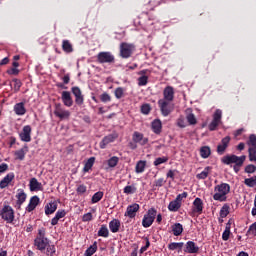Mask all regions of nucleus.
<instances>
[{
    "instance_id": "nucleus-50",
    "label": "nucleus",
    "mask_w": 256,
    "mask_h": 256,
    "mask_svg": "<svg viewBox=\"0 0 256 256\" xmlns=\"http://www.w3.org/2000/svg\"><path fill=\"white\" fill-rule=\"evenodd\" d=\"M107 163H108V167H111V168L117 167V165H118V163H119V157L113 156V157H111V158L107 161Z\"/></svg>"
},
{
    "instance_id": "nucleus-56",
    "label": "nucleus",
    "mask_w": 256,
    "mask_h": 256,
    "mask_svg": "<svg viewBox=\"0 0 256 256\" xmlns=\"http://www.w3.org/2000/svg\"><path fill=\"white\" fill-rule=\"evenodd\" d=\"M141 113H143V115H149V113H151V105L143 104L141 106Z\"/></svg>"
},
{
    "instance_id": "nucleus-30",
    "label": "nucleus",
    "mask_w": 256,
    "mask_h": 256,
    "mask_svg": "<svg viewBox=\"0 0 256 256\" xmlns=\"http://www.w3.org/2000/svg\"><path fill=\"white\" fill-rule=\"evenodd\" d=\"M172 233L175 237H179L183 233V224L175 223L172 225Z\"/></svg>"
},
{
    "instance_id": "nucleus-43",
    "label": "nucleus",
    "mask_w": 256,
    "mask_h": 256,
    "mask_svg": "<svg viewBox=\"0 0 256 256\" xmlns=\"http://www.w3.org/2000/svg\"><path fill=\"white\" fill-rule=\"evenodd\" d=\"M97 253V243L95 242L93 245H91L87 250L85 251V256H93Z\"/></svg>"
},
{
    "instance_id": "nucleus-6",
    "label": "nucleus",
    "mask_w": 256,
    "mask_h": 256,
    "mask_svg": "<svg viewBox=\"0 0 256 256\" xmlns=\"http://www.w3.org/2000/svg\"><path fill=\"white\" fill-rule=\"evenodd\" d=\"M158 106L163 117H169V115H171L175 109V106L167 100H158Z\"/></svg>"
},
{
    "instance_id": "nucleus-27",
    "label": "nucleus",
    "mask_w": 256,
    "mask_h": 256,
    "mask_svg": "<svg viewBox=\"0 0 256 256\" xmlns=\"http://www.w3.org/2000/svg\"><path fill=\"white\" fill-rule=\"evenodd\" d=\"M57 211V203L55 201L49 202L45 206V215H53Z\"/></svg>"
},
{
    "instance_id": "nucleus-11",
    "label": "nucleus",
    "mask_w": 256,
    "mask_h": 256,
    "mask_svg": "<svg viewBox=\"0 0 256 256\" xmlns=\"http://www.w3.org/2000/svg\"><path fill=\"white\" fill-rule=\"evenodd\" d=\"M71 91L75 97L76 105H83V103H85V98L83 96V93L81 92V88H79L78 86H74L71 88Z\"/></svg>"
},
{
    "instance_id": "nucleus-40",
    "label": "nucleus",
    "mask_w": 256,
    "mask_h": 256,
    "mask_svg": "<svg viewBox=\"0 0 256 256\" xmlns=\"http://www.w3.org/2000/svg\"><path fill=\"white\" fill-rule=\"evenodd\" d=\"M244 185H246V187H256V176H252L250 178H246L244 180Z\"/></svg>"
},
{
    "instance_id": "nucleus-1",
    "label": "nucleus",
    "mask_w": 256,
    "mask_h": 256,
    "mask_svg": "<svg viewBox=\"0 0 256 256\" xmlns=\"http://www.w3.org/2000/svg\"><path fill=\"white\" fill-rule=\"evenodd\" d=\"M247 156H237L235 154L226 155L221 159V162L224 165H233V169L235 173H239L241 171L242 165L245 163Z\"/></svg>"
},
{
    "instance_id": "nucleus-31",
    "label": "nucleus",
    "mask_w": 256,
    "mask_h": 256,
    "mask_svg": "<svg viewBox=\"0 0 256 256\" xmlns=\"http://www.w3.org/2000/svg\"><path fill=\"white\" fill-rule=\"evenodd\" d=\"M93 165H95V157H90L84 164V173H89L93 169Z\"/></svg>"
},
{
    "instance_id": "nucleus-8",
    "label": "nucleus",
    "mask_w": 256,
    "mask_h": 256,
    "mask_svg": "<svg viewBox=\"0 0 256 256\" xmlns=\"http://www.w3.org/2000/svg\"><path fill=\"white\" fill-rule=\"evenodd\" d=\"M134 51L135 46L133 44H129L126 42L120 44V57H122V59H129V57L133 55Z\"/></svg>"
},
{
    "instance_id": "nucleus-3",
    "label": "nucleus",
    "mask_w": 256,
    "mask_h": 256,
    "mask_svg": "<svg viewBox=\"0 0 256 256\" xmlns=\"http://www.w3.org/2000/svg\"><path fill=\"white\" fill-rule=\"evenodd\" d=\"M45 235H46L45 228H40L34 240V245L38 249V251L43 252L45 251V249H47V246L49 244V239L45 237Z\"/></svg>"
},
{
    "instance_id": "nucleus-19",
    "label": "nucleus",
    "mask_w": 256,
    "mask_h": 256,
    "mask_svg": "<svg viewBox=\"0 0 256 256\" xmlns=\"http://www.w3.org/2000/svg\"><path fill=\"white\" fill-rule=\"evenodd\" d=\"M184 253L195 254L199 253V246L193 241H188L184 247Z\"/></svg>"
},
{
    "instance_id": "nucleus-26",
    "label": "nucleus",
    "mask_w": 256,
    "mask_h": 256,
    "mask_svg": "<svg viewBox=\"0 0 256 256\" xmlns=\"http://www.w3.org/2000/svg\"><path fill=\"white\" fill-rule=\"evenodd\" d=\"M67 215V212L65 210H58L54 216V218L51 219V225L55 226L59 223V219H63Z\"/></svg>"
},
{
    "instance_id": "nucleus-23",
    "label": "nucleus",
    "mask_w": 256,
    "mask_h": 256,
    "mask_svg": "<svg viewBox=\"0 0 256 256\" xmlns=\"http://www.w3.org/2000/svg\"><path fill=\"white\" fill-rule=\"evenodd\" d=\"M15 179V173H8L1 181H0V189H5V187H9V183Z\"/></svg>"
},
{
    "instance_id": "nucleus-25",
    "label": "nucleus",
    "mask_w": 256,
    "mask_h": 256,
    "mask_svg": "<svg viewBox=\"0 0 256 256\" xmlns=\"http://www.w3.org/2000/svg\"><path fill=\"white\" fill-rule=\"evenodd\" d=\"M120 228H121V221L117 219H113L109 222V229L111 233H119Z\"/></svg>"
},
{
    "instance_id": "nucleus-37",
    "label": "nucleus",
    "mask_w": 256,
    "mask_h": 256,
    "mask_svg": "<svg viewBox=\"0 0 256 256\" xmlns=\"http://www.w3.org/2000/svg\"><path fill=\"white\" fill-rule=\"evenodd\" d=\"M123 193H125V195H133L137 193V186H135V184H132L124 187Z\"/></svg>"
},
{
    "instance_id": "nucleus-51",
    "label": "nucleus",
    "mask_w": 256,
    "mask_h": 256,
    "mask_svg": "<svg viewBox=\"0 0 256 256\" xmlns=\"http://www.w3.org/2000/svg\"><path fill=\"white\" fill-rule=\"evenodd\" d=\"M222 117H223V111H221V109H217L213 114L212 120L217 121L218 123H221Z\"/></svg>"
},
{
    "instance_id": "nucleus-52",
    "label": "nucleus",
    "mask_w": 256,
    "mask_h": 256,
    "mask_svg": "<svg viewBox=\"0 0 256 256\" xmlns=\"http://www.w3.org/2000/svg\"><path fill=\"white\" fill-rule=\"evenodd\" d=\"M248 158L251 163L256 161V149L255 148H249L248 149Z\"/></svg>"
},
{
    "instance_id": "nucleus-9",
    "label": "nucleus",
    "mask_w": 256,
    "mask_h": 256,
    "mask_svg": "<svg viewBox=\"0 0 256 256\" xmlns=\"http://www.w3.org/2000/svg\"><path fill=\"white\" fill-rule=\"evenodd\" d=\"M97 61L100 64L108 63L111 65V63H115V56L111 52H99L97 54Z\"/></svg>"
},
{
    "instance_id": "nucleus-60",
    "label": "nucleus",
    "mask_w": 256,
    "mask_h": 256,
    "mask_svg": "<svg viewBox=\"0 0 256 256\" xmlns=\"http://www.w3.org/2000/svg\"><path fill=\"white\" fill-rule=\"evenodd\" d=\"M188 195L189 194L187 192H183L181 194H178L176 199H174V200H176L178 203L182 204L183 199H187Z\"/></svg>"
},
{
    "instance_id": "nucleus-20",
    "label": "nucleus",
    "mask_w": 256,
    "mask_h": 256,
    "mask_svg": "<svg viewBox=\"0 0 256 256\" xmlns=\"http://www.w3.org/2000/svg\"><path fill=\"white\" fill-rule=\"evenodd\" d=\"M15 115L23 117L27 113V108H25V102L16 103L13 107Z\"/></svg>"
},
{
    "instance_id": "nucleus-32",
    "label": "nucleus",
    "mask_w": 256,
    "mask_h": 256,
    "mask_svg": "<svg viewBox=\"0 0 256 256\" xmlns=\"http://www.w3.org/2000/svg\"><path fill=\"white\" fill-rule=\"evenodd\" d=\"M210 155H211V147L202 146L200 148V156L202 157V159H209Z\"/></svg>"
},
{
    "instance_id": "nucleus-24",
    "label": "nucleus",
    "mask_w": 256,
    "mask_h": 256,
    "mask_svg": "<svg viewBox=\"0 0 256 256\" xmlns=\"http://www.w3.org/2000/svg\"><path fill=\"white\" fill-rule=\"evenodd\" d=\"M151 128L155 135H161V132L163 131V123L159 119H155L151 124Z\"/></svg>"
},
{
    "instance_id": "nucleus-61",
    "label": "nucleus",
    "mask_w": 256,
    "mask_h": 256,
    "mask_svg": "<svg viewBox=\"0 0 256 256\" xmlns=\"http://www.w3.org/2000/svg\"><path fill=\"white\" fill-rule=\"evenodd\" d=\"M76 193H78V195H83V193H87V186H85L84 184L79 185L76 189Z\"/></svg>"
},
{
    "instance_id": "nucleus-35",
    "label": "nucleus",
    "mask_w": 256,
    "mask_h": 256,
    "mask_svg": "<svg viewBox=\"0 0 256 256\" xmlns=\"http://www.w3.org/2000/svg\"><path fill=\"white\" fill-rule=\"evenodd\" d=\"M183 245V242H172L168 244V249L169 251H177V249L181 251V249H183Z\"/></svg>"
},
{
    "instance_id": "nucleus-46",
    "label": "nucleus",
    "mask_w": 256,
    "mask_h": 256,
    "mask_svg": "<svg viewBox=\"0 0 256 256\" xmlns=\"http://www.w3.org/2000/svg\"><path fill=\"white\" fill-rule=\"evenodd\" d=\"M167 161H169V157L163 156L156 158L153 164L155 167H159V165H163V163H167Z\"/></svg>"
},
{
    "instance_id": "nucleus-13",
    "label": "nucleus",
    "mask_w": 256,
    "mask_h": 256,
    "mask_svg": "<svg viewBox=\"0 0 256 256\" xmlns=\"http://www.w3.org/2000/svg\"><path fill=\"white\" fill-rule=\"evenodd\" d=\"M192 213L193 215H201L203 213V200L199 197L195 198L192 203Z\"/></svg>"
},
{
    "instance_id": "nucleus-12",
    "label": "nucleus",
    "mask_w": 256,
    "mask_h": 256,
    "mask_svg": "<svg viewBox=\"0 0 256 256\" xmlns=\"http://www.w3.org/2000/svg\"><path fill=\"white\" fill-rule=\"evenodd\" d=\"M229 143H231V137L226 136L222 138L221 142L217 146L218 155H224L225 151H227V147H229Z\"/></svg>"
},
{
    "instance_id": "nucleus-17",
    "label": "nucleus",
    "mask_w": 256,
    "mask_h": 256,
    "mask_svg": "<svg viewBox=\"0 0 256 256\" xmlns=\"http://www.w3.org/2000/svg\"><path fill=\"white\" fill-rule=\"evenodd\" d=\"M31 131L32 129L29 125L24 126L22 132L19 134L21 141H23L24 143H30Z\"/></svg>"
},
{
    "instance_id": "nucleus-63",
    "label": "nucleus",
    "mask_w": 256,
    "mask_h": 256,
    "mask_svg": "<svg viewBox=\"0 0 256 256\" xmlns=\"http://www.w3.org/2000/svg\"><path fill=\"white\" fill-rule=\"evenodd\" d=\"M177 127H180V129H185V127H187V124L185 123V118L180 117L177 119Z\"/></svg>"
},
{
    "instance_id": "nucleus-10",
    "label": "nucleus",
    "mask_w": 256,
    "mask_h": 256,
    "mask_svg": "<svg viewBox=\"0 0 256 256\" xmlns=\"http://www.w3.org/2000/svg\"><path fill=\"white\" fill-rule=\"evenodd\" d=\"M132 141L138 143L141 147H145L149 143V138L145 137L143 133L135 131L132 135Z\"/></svg>"
},
{
    "instance_id": "nucleus-53",
    "label": "nucleus",
    "mask_w": 256,
    "mask_h": 256,
    "mask_svg": "<svg viewBox=\"0 0 256 256\" xmlns=\"http://www.w3.org/2000/svg\"><path fill=\"white\" fill-rule=\"evenodd\" d=\"M14 155H15L16 159H18L19 161H23V159H25V155H26L25 149L22 148V149L16 151L14 153Z\"/></svg>"
},
{
    "instance_id": "nucleus-47",
    "label": "nucleus",
    "mask_w": 256,
    "mask_h": 256,
    "mask_svg": "<svg viewBox=\"0 0 256 256\" xmlns=\"http://www.w3.org/2000/svg\"><path fill=\"white\" fill-rule=\"evenodd\" d=\"M246 235L247 237H256V222L249 226Z\"/></svg>"
},
{
    "instance_id": "nucleus-15",
    "label": "nucleus",
    "mask_w": 256,
    "mask_h": 256,
    "mask_svg": "<svg viewBox=\"0 0 256 256\" xmlns=\"http://www.w3.org/2000/svg\"><path fill=\"white\" fill-rule=\"evenodd\" d=\"M118 137L119 135H117V133H113L105 136L99 143L100 149H106L107 145H109V143H113L115 139H117Z\"/></svg>"
},
{
    "instance_id": "nucleus-22",
    "label": "nucleus",
    "mask_w": 256,
    "mask_h": 256,
    "mask_svg": "<svg viewBox=\"0 0 256 256\" xmlns=\"http://www.w3.org/2000/svg\"><path fill=\"white\" fill-rule=\"evenodd\" d=\"M61 99L65 107H73V98L71 97V92L63 91Z\"/></svg>"
},
{
    "instance_id": "nucleus-42",
    "label": "nucleus",
    "mask_w": 256,
    "mask_h": 256,
    "mask_svg": "<svg viewBox=\"0 0 256 256\" xmlns=\"http://www.w3.org/2000/svg\"><path fill=\"white\" fill-rule=\"evenodd\" d=\"M12 83L14 85L13 89H14V93H19V91H21V87L23 85V83L21 82V80L14 78L12 80Z\"/></svg>"
},
{
    "instance_id": "nucleus-54",
    "label": "nucleus",
    "mask_w": 256,
    "mask_h": 256,
    "mask_svg": "<svg viewBox=\"0 0 256 256\" xmlns=\"http://www.w3.org/2000/svg\"><path fill=\"white\" fill-rule=\"evenodd\" d=\"M187 122L189 125H197V118L195 117V114L190 113L186 116Z\"/></svg>"
},
{
    "instance_id": "nucleus-57",
    "label": "nucleus",
    "mask_w": 256,
    "mask_h": 256,
    "mask_svg": "<svg viewBox=\"0 0 256 256\" xmlns=\"http://www.w3.org/2000/svg\"><path fill=\"white\" fill-rule=\"evenodd\" d=\"M100 100L102 101V103H109L111 102V95H109L107 92H104L100 96Z\"/></svg>"
},
{
    "instance_id": "nucleus-41",
    "label": "nucleus",
    "mask_w": 256,
    "mask_h": 256,
    "mask_svg": "<svg viewBox=\"0 0 256 256\" xmlns=\"http://www.w3.org/2000/svg\"><path fill=\"white\" fill-rule=\"evenodd\" d=\"M209 171H211V167H205L201 173L196 175L197 179H207L209 177Z\"/></svg>"
},
{
    "instance_id": "nucleus-58",
    "label": "nucleus",
    "mask_w": 256,
    "mask_h": 256,
    "mask_svg": "<svg viewBox=\"0 0 256 256\" xmlns=\"http://www.w3.org/2000/svg\"><path fill=\"white\" fill-rule=\"evenodd\" d=\"M145 241V246L141 247L140 249V254L143 255L144 251H147L149 249V247H151V242L149 241V239L146 237L144 238Z\"/></svg>"
},
{
    "instance_id": "nucleus-7",
    "label": "nucleus",
    "mask_w": 256,
    "mask_h": 256,
    "mask_svg": "<svg viewBox=\"0 0 256 256\" xmlns=\"http://www.w3.org/2000/svg\"><path fill=\"white\" fill-rule=\"evenodd\" d=\"M54 115L55 117H58V119L63 121L71 117V112L69 110L64 109L61 103H56L54 106Z\"/></svg>"
},
{
    "instance_id": "nucleus-2",
    "label": "nucleus",
    "mask_w": 256,
    "mask_h": 256,
    "mask_svg": "<svg viewBox=\"0 0 256 256\" xmlns=\"http://www.w3.org/2000/svg\"><path fill=\"white\" fill-rule=\"evenodd\" d=\"M214 191V201H220L223 203L224 201H227V195L231 193V186L228 183H221L214 187Z\"/></svg>"
},
{
    "instance_id": "nucleus-21",
    "label": "nucleus",
    "mask_w": 256,
    "mask_h": 256,
    "mask_svg": "<svg viewBox=\"0 0 256 256\" xmlns=\"http://www.w3.org/2000/svg\"><path fill=\"white\" fill-rule=\"evenodd\" d=\"M29 189L32 192L43 191V184L38 182L37 178H31L29 181Z\"/></svg>"
},
{
    "instance_id": "nucleus-62",
    "label": "nucleus",
    "mask_w": 256,
    "mask_h": 256,
    "mask_svg": "<svg viewBox=\"0 0 256 256\" xmlns=\"http://www.w3.org/2000/svg\"><path fill=\"white\" fill-rule=\"evenodd\" d=\"M165 183H167V180H165L164 178H159L154 181V187H163Z\"/></svg>"
},
{
    "instance_id": "nucleus-18",
    "label": "nucleus",
    "mask_w": 256,
    "mask_h": 256,
    "mask_svg": "<svg viewBox=\"0 0 256 256\" xmlns=\"http://www.w3.org/2000/svg\"><path fill=\"white\" fill-rule=\"evenodd\" d=\"M39 203H41V199L39 198V196H37V195L32 196L29 200L27 207H26V211L28 213H32V211H35V209H37V205H39Z\"/></svg>"
},
{
    "instance_id": "nucleus-33",
    "label": "nucleus",
    "mask_w": 256,
    "mask_h": 256,
    "mask_svg": "<svg viewBox=\"0 0 256 256\" xmlns=\"http://www.w3.org/2000/svg\"><path fill=\"white\" fill-rule=\"evenodd\" d=\"M62 50L64 53H73V44L69 40L62 41Z\"/></svg>"
},
{
    "instance_id": "nucleus-34",
    "label": "nucleus",
    "mask_w": 256,
    "mask_h": 256,
    "mask_svg": "<svg viewBox=\"0 0 256 256\" xmlns=\"http://www.w3.org/2000/svg\"><path fill=\"white\" fill-rule=\"evenodd\" d=\"M98 237H104V239L109 237V228H107V225H101L100 229L98 230Z\"/></svg>"
},
{
    "instance_id": "nucleus-48",
    "label": "nucleus",
    "mask_w": 256,
    "mask_h": 256,
    "mask_svg": "<svg viewBox=\"0 0 256 256\" xmlns=\"http://www.w3.org/2000/svg\"><path fill=\"white\" fill-rule=\"evenodd\" d=\"M103 192L98 191L96 193H94V195L92 196L91 199V203H99V201H101V199H103Z\"/></svg>"
},
{
    "instance_id": "nucleus-28",
    "label": "nucleus",
    "mask_w": 256,
    "mask_h": 256,
    "mask_svg": "<svg viewBox=\"0 0 256 256\" xmlns=\"http://www.w3.org/2000/svg\"><path fill=\"white\" fill-rule=\"evenodd\" d=\"M16 202L18 203H25L27 201V193H25V190L18 189L16 193Z\"/></svg>"
},
{
    "instance_id": "nucleus-44",
    "label": "nucleus",
    "mask_w": 256,
    "mask_h": 256,
    "mask_svg": "<svg viewBox=\"0 0 256 256\" xmlns=\"http://www.w3.org/2000/svg\"><path fill=\"white\" fill-rule=\"evenodd\" d=\"M247 145H249V147H250L249 149H256V135L255 134H251L249 136Z\"/></svg>"
},
{
    "instance_id": "nucleus-4",
    "label": "nucleus",
    "mask_w": 256,
    "mask_h": 256,
    "mask_svg": "<svg viewBox=\"0 0 256 256\" xmlns=\"http://www.w3.org/2000/svg\"><path fill=\"white\" fill-rule=\"evenodd\" d=\"M0 217L3 221H6V223L11 224L15 221V210L9 205H4L0 210Z\"/></svg>"
},
{
    "instance_id": "nucleus-38",
    "label": "nucleus",
    "mask_w": 256,
    "mask_h": 256,
    "mask_svg": "<svg viewBox=\"0 0 256 256\" xmlns=\"http://www.w3.org/2000/svg\"><path fill=\"white\" fill-rule=\"evenodd\" d=\"M230 235H231V222H228L222 234L223 241H229Z\"/></svg>"
},
{
    "instance_id": "nucleus-36",
    "label": "nucleus",
    "mask_w": 256,
    "mask_h": 256,
    "mask_svg": "<svg viewBox=\"0 0 256 256\" xmlns=\"http://www.w3.org/2000/svg\"><path fill=\"white\" fill-rule=\"evenodd\" d=\"M147 167V162L144 160H139L136 164L135 171L136 173H143Z\"/></svg>"
},
{
    "instance_id": "nucleus-29",
    "label": "nucleus",
    "mask_w": 256,
    "mask_h": 256,
    "mask_svg": "<svg viewBox=\"0 0 256 256\" xmlns=\"http://www.w3.org/2000/svg\"><path fill=\"white\" fill-rule=\"evenodd\" d=\"M181 209V203H179L177 200H173L168 205V210L172 213H177Z\"/></svg>"
},
{
    "instance_id": "nucleus-16",
    "label": "nucleus",
    "mask_w": 256,
    "mask_h": 256,
    "mask_svg": "<svg viewBox=\"0 0 256 256\" xmlns=\"http://www.w3.org/2000/svg\"><path fill=\"white\" fill-rule=\"evenodd\" d=\"M141 209L139 204L134 203L132 205H129L125 212V217H129L130 219H135L137 212Z\"/></svg>"
},
{
    "instance_id": "nucleus-14",
    "label": "nucleus",
    "mask_w": 256,
    "mask_h": 256,
    "mask_svg": "<svg viewBox=\"0 0 256 256\" xmlns=\"http://www.w3.org/2000/svg\"><path fill=\"white\" fill-rule=\"evenodd\" d=\"M163 99H160V101H168L171 102L175 99V89H173V86H167L164 88L163 91Z\"/></svg>"
},
{
    "instance_id": "nucleus-64",
    "label": "nucleus",
    "mask_w": 256,
    "mask_h": 256,
    "mask_svg": "<svg viewBox=\"0 0 256 256\" xmlns=\"http://www.w3.org/2000/svg\"><path fill=\"white\" fill-rule=\"evenodd\" d=\"M255 171H256V166L253 164H249L245 167V173L251 174V173H255Z\"/></svg>"
},
{
    "instance_id": "nucleus-5",
    "label": "nucleus",
    "mask_w": 256,
    "mask_h": 256,
    "mask_svg": "<svg viewBox=\"0 0 256 256\" xmlns=\"http://www.w3.org/2000/svg\"><path fill=\"white\" fill-rule=\"evenodd\" d=\"M155 217H157V209L150 208L143 217L142 227L145 229L151 227L155 221Z\"/></svg>"
},
{
    "instance_id": "nucleus-49",
    "label": "nucleus",
    "mask_w": 256,
    "mask_h": 256,
    "mask_svg": "<svg viewBox=\"0 0 256 256\" xmlns=\"http://www.w3.org/2000/svg\"><path fill=\"white\" fill-rule=\"evenodd\" d=\"M114 95H115L116 99H122V97H124V95H125V88H123V87L116 88L114 91Z\"/></svg>"
},
{
    "instance_id": "nucleus-45",
    "label": "nucleus",
    "mask_w": 256,
    "mask_h": 256,
    "mask_svg": "<svg viewBox=\"0 0 256 256\" xmlns=\"http://www.w3.org/2000/svg\"><path fill=\"white\" fill-rule=\"evenodd\" d=\"M229 204H224L220 210V217L222 219H225V217H227V215H229Z\"/></svg>"
},
{
    "instance_id": "nucleus-59",
    "label": "nucleus",
    "mask_w": 256,
    "mask_h": 256,
    "mask_svg": "<svg viewBox=\"0 0 256 256\" xmlns=\"http://www.w3.org/2000/svg\"><path fill=\"white\" fill-rule=\"evenodd\" d=\"M219 124L220 122H217L216 120H212V122L208 126L209 131H216L217 127H219Z\"/></svg>"
},
{
    "instance_id": "nucleus-39",
    "label": "nucleus",
    "mask_w": 256,
    "mask_h": 256,
    "mask_svg": "<svg viewBox=\"0 0 256 256\" xmlns=\"http://www.w3.org/2000/svg\"><path fill=\"white\" fill-rule=\"evenodd\" d=\"M56 252L57 250L55 248V245L48 244V246H46L45 251H43L42 253H45V255L47 256H54Z\"/></svg>"
},
{
    "instance_id": "nucleus-55",
    "label": "nucleus",
    "mask_w": 256,
    "mask_h": 256,
    "mask_svg": "<svg viewBox=\"0 0 256 256\" xmlns=\"http://www.w3.org/2000/svg\"><path fill=\"white\" fill-rule=\"evenodd\" d=\"M149 83V77L147 76H141L138 78V85L139 87H145Z\"/></svg>"
}]
</instances>
